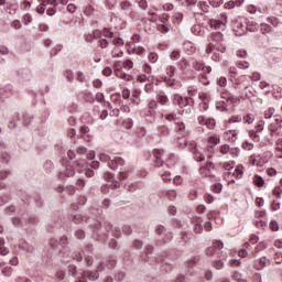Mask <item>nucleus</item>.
Listing matches in <instances>:
<instances>
[{
	"instance_id": "nucleus-39",
	"label": "nucleus",
	"mask_w": 282,
	"mask_h": 282,
	"mask_svg": "<svg viewBox=\"0 0 282 282\" xmlns=\"http://www.w3.org/2000/svg\"><path fill=\"white\" fill-rule=\"evenodd\" d=\"M276 151H278V158H282V139H278L276 141Z\"/></svg>"
},
{
	"instance_id": "nucleus-4",
	"label": "nucleus",
	"mask_w": 282,
	"mask_h": 282,
	"mask_svg": "<svg viewBox=\"0 0 282 282\" xmlns=\"http://www.w3.org/2000/svg\"><path fill=\"white\" fill-rule=\"evenodd\" d=\"M76 175V170L72 164H65L59 170L61 180H65V177H74Z\"/></svg>"
},
{
	"instance_id": "nucleus-2",
	"label": "nucleus",
	"mask_w": 282,
	"mask_h": 282,
	"mask_svg": "<svg viewBox=\"0 0 282 282\" xmlns=\"http://www.w3.org/2000/svg\"><path fill=\"white\" fill-rule=\"evenodd\" d=\"M39 6L35 9L37 14H46L47 17H54L56 14V8L58 7V0H39Z\"/></svg>"
},
{
	"instance_id": "nucleus-58",
	"label": "nucleus",
	"mask_w": 282,
	"mask_h": 282,
	"mask_svg": "<svg viewBox=\"0 0 282 282\" xmlns=\"http://www.w3.org/2000/svg\"><path fill=\"white\" fill-rule=\"evenodd\" d=\"M113 45H115L116 47H122V45H124V40H122V39H120V37H116V39L113 40Z\"/></svg>"
},
{
	"instance_id": "nucleus-64",
	"label": "nucleus",
	"mask_w": 282,
	"mask_h": 282,
	"mask_svg": "<svg viewBox=\"0 0 282 282\" xmlns=\"http://www.w3.org/2000/svg\"><path fill=\"white\" fill-rule=\"evenodd\" d=\"M275 263H282V252H275L274 257H273Z\"/></svg>"
},
{
	"instance_id": "nucleus-51",
	"label": "nucleus",
	"mask_w": 282,
	"mask_h": 282,
	"mask_svg": "<svg viewBox=\"0 0 282 282\" xmlns=\"http://www.w3.org/2000/svg\"><path fill=\"white\" fill-rule=\"evenodd\" d=\"M241 120H243L241 118V116L237 115V116H232L231 118H229L228 122H229V124H232L235 122H241Z\"/></svg>"
},
{
	"instance_id": "nucleus-46",
	"label": "nucleus",
	"mask_w": 282,
	"mask_h": 282,
	"mask_svg": "<svg viewBox=\"0 0 282 282\" xmlns=\"http://www.w3.org/2000/svg\"><path fill=\"white\" fill-rule=\"evenodd\" d=\"M161 178L163 180V182H171L172 176H171V172L165 171L161 174Z\"/></svg>"
},
{
	"instance_id": "nucleus-48",
	"label": "nucleus",
	"mask_w": 282,
	"mask_h": 282,
	"mask_svg": "<svg viewBox=\"0 0 282 282\" xmlns=\"http://www.w3.org/2000/svg\"><path fill=\"white\" fill-rule=\"evenodd\" d=\"M132 52L133 54H138V56H142V54H144L147 50H144V47L142 46H138V47H134Z\"/></svg>"
},
{
	"instance_id": "nucleus-25",
	"label": "nucleus",
	"mask_w": 282,
	"mask_h": 282,
	"mask_svg": "<svg viewBox=\"0 0 282 282\" xmlns=\"http://www.w3.org/2000/svg\"><path fill=\"white\" fill-rule=\"evenodd\" d=\"M260 31L262 32V34H270L272 33V26H270L269 24L262 23L260 26Z\"/></svg>"
},
{
	"instance_id": "nucleus-10",
	"label": "nucleus",
	"mask_w": 282,
	"mask_h": 282,
	"mask_svg": "<svg viewBox=\"0 0 282 282\" xmlns=\"http://www.w3.org/2000/svg\"><path fill=\"white\" fill-rule=\"evenodd\" d=\"M115 74H116L117 78H121L122 80H127L128 83L133 80V76L124 73V70H122V68H116Z\"/></svg>"
},
{
	"instance_id": "nucleus-63",
	"label": "nucleus",
	"mask_w": 282,
	"mask_h": 282,
	"mask_svg": "<svg viewBox=\"0 0 282 282\" xmlns=\"http://www.w3.org/2000/svg\"><path fill=\"white\" fill-rule=\"evenodd\" d=\"M75 237L77 239H85V231L83 229L76 230L75 231Z\"/></svg>"
},
{
	"instance_id": "nucleus-7",
	"label": "nucleus",
	"mask_w": 282,
	"mask_h": 282,
	"mask_svg": "<svg viewBox=\"0 0 282 282\" xmlns=\"http://www.w3.org/2000/svg\"><path fill=\"white\" fill-rule=\"evenodd\" d=\"M220 98H223L224 100H227V102H230V105H239V97L230 94L226 89H223L220 91Z\"/></svg>"
},
{
	"instance_id": "nucleus-59",
	"label": "nucleus",
	"mask_w": 282,
	"mask_h": 282,
	"mask_svg": "<svg viewBox=\"0 0 282 282\" xmlns=\"http://www.w3.org/2000/svg\"><path fill=\"white\" fill-rule=\"evenodd\" d=\"M159 135H169V128L166 126H162L159 128Z\"/></svg>"
},
{
	"instance_id": "nucleus-11",
	"label": "nucleus",
	"mask_w": 282,
	"mask_h": 282,
	"mask_svg": "<svg viewBox=\"0 0 282 282\" xmlns=\"http://www.w3.org/2000/svg\"><path fill=\"white\" fill-rule=\"evenodd\" d=\"M224 140L227 142H237V130H228L224 133Z\"/></svg>"
},
{
	"instance_id": "nucleus-42",
	"label": "nucleus",
	"mask_w": 282,
	"mask_h": 282,
	"mask_svg": "<svg viewBox=\"0 0 282 282\" xmlns=\"http://www.w3.org/2000/svg\"><path fill=\"white\" fill-rule=\"evenodd\" d=\"M237 67L238 69H248V67H250V63L246 61H240L237 63Z\"/></svg>"
},
{
	"instance_id": "nucleus-47",
	"label": "nucleus",
	"mask_w": 282,
	"mask_h": 282,
	"mask_svg": "<svg viewBox=\"0 0 282 282\" xmlns=\"http://www.w3.org/2000/svg\"><path fill=\"white\" fill-rule=\"evenodd\" d=\"M192 67L194 69H196L197 72H200L204 68V64H202L197 61H194V62H192Z\"/></svg>"
},
{
	"instance_id": "nucleus-24",
	"label": "nucleus",
	"mask_w": 282,
	"mask_h": 282,
	"mask_svg": "<svg viewBox=\"0 0 282 282\" xmlns=\"http://www.w3.org/2000/svg\"><path fill=\"white\" fill-rule=\"evenodd\" d=\"M122 54H123L122 51L118 46H115L111 52L112 58H121Z\"/></svg>"
},
{
	"instance_id": "nucleus-1",
	"label": "nucleus",
	"mask_w": 282,
	"mask_h": 282,
	"mask_svg": "<svg viewBox=\"0 0 282 282\" xmlns=\"http://www.w3.org/2000/svg\"><path fill=\"white\" fill-rule=\"evenodd\" d=\"M208 44L205 48V54L212 58V61H220L219 52H226V40L221 32H213L207 37Z\"/></svg>"
},
{
	"instance_id": "nucleus-38",
	"label": "nucleus",
	"mask_w": 282,
	"mask_h": 282,
	"mask_svg": "<svg viewBox=\"0 0 282 282\" xmlns=\"http://www.w3.org/2000/svg\"><path fill=\"white\" fill-rule=\"evenodd\" d=\"M221 166L223 169H225V173H231L235 169V165H232V163H223Z\"/></svg>"
},
{
	"instance_id": "nucleus-43",
	"label": "nucleus",
	"mask_w": 282,
	"mask_h": 282,
	"mask_svg": "<svg viewBox=\"0 0 282 282\" xmlns=\"http://www.w3.org/2000/svg\"><path fill=\"white\" fill-rule=\"evenodd\" d=\"M216 109L218 111H228V106H226V102H224V101L217 102L216 104Z\"/></svg>"
},
{
	"instance_id": "nucleus-57",
	"label": "nucleus",
	"mask_w": 282,
	"mask_h": 282,
	"mask_svg": "<svg viewBox=\"0 0 282 282\" xmlns=\"http://www.w3.org/2000/svg\"><path fill=\"white\" fill-rule=\"evenodd\" d=\"M221 188H223L221 183H216V184H214V185L212 186V191H213L214 193H221Z\"/></svg>"
},
{
	"instance_id": "nucleus-30",
	"label": "nucleus",
	"mask_w": 282,
	"mask_h": 282,
	"mask_svg": "<svg viewBox=\"0 0 282 282\" xmlns=\"http://www.w3.org/2000/svg\"><path fill=\"white\" fill-rule=\"evenodd\" d=\"M242 120L246 124H252V122H254V115L248 113L242 118Z\"/></svg>"
},
{
	"instance_id": "nucleus-18",
	"label": "nucleus",
	"mask_w": 282,
	"mask_h": 282,
	"mask_svg": "<svg viewBox=\"0 0 282 282\" xmlns=\"http://www.w3.org/2000/svg\"><path fill=\"white\" fill-rule=\"evenodd\" d=\"M84 276H87L89 281H97L100 274H98V271H86L84 272Z\"/></svg>"
},
{
	"instance_id": "nucleus-31",
	"label": "nucleus",
	"mask_w": 282,
	"mask_h": 282,
	"mask_svg": "<svg viewBox=\"0 0 282 282\" xmlns=\"http://www.w3.org/2000/svg\"><path fill=\"white\" fill-rule=\"evenodd\" d=\"M274 107H269L265 111H264V118L267 120H270V118H272V116H274Z\"/></svg>"
},
{
	"instance_id": "nucleus-35",
	"label": "nucleus",
	"mask_w": 282,
	"mask_h": 282,
	"mask_svg": "<svg viewBox=\"0 0 282 282\" xmlns=\"http://www.w3.org/2000/svg\"><path fill=\"white\" fill-rule=\"evenodd\" d=\"M30 8H32V3L28 0H24L21 4H20V10H24L28 11L30 10Z\"/></svg>"
},
{
	"instance_id": "nucleus-15",
	"label": "nucleus",
	"mask_w": 282,
	"mask_h": 282,
	"mask_svg": "<svg viewBox=\"0 0 282 282\" xmlns=\"http://www.w3.org/2000/svg\"><path fill=\"white\" fill-rule=\"evenodd\" d=\"M163 197H167L171 202H174V199L177 198V192L175 189H165L162 192Z\"/></svg>"
},
{
	"instance_id": "nucleus-62",
	"label": "nucleus",
	"mask_w": 282,
	"mask_h": 282,
	"mask_svg": "<svg viewBox=\"0 0 282 282\" xmlns=\"http://www.w3.org/2000/svg\"><path fill=\"white\" fill-rule=\"evenodd\" d=\"M123 67L124 69H133V62H131L130 59L124 61Z\"/></svg>"
},
{
	"instance_id": "nucleus-37",
	"label": "nucleus",
	"mask_w": 282,
	"mask_h": 282,
	"mask_svg": "<svg viewBox=\"0 0 282 282\" xmlns=\"http://www.w3.org/2000/svg\"><path fill=\"white\" fill-rule=\"evenodd\" d=\"M268 23H271V25H273V28H279V25H282L281 22H279V19L276 18H269L267 19Z\"/></svg>"
},
{
	"instance_id": "nucleus-34",
	"label": "nucleus",
	"mask_w": 282,
	"mask_h": 282,
	"mask_svg": "<svg viewBox=\"0 0 282 282\" xmlns=\"http://www.w3.org/2000/svg\"><path fill=\"white\" fill-rule=\"evenodd\" d=\"M215 124H217V122L214 118H209L205 121V126L207 127V129H215Z\"/></svg>"
},
{
	"instance_id": "nucleus-53",
	"label": "nucleus",
	"mask_w": 282,
	"mask_h": 282,
	"mask_svg": "<svg viewBox=\"0 0 282 282\" xmlns=\"http://www.w3.org/2000/svg\"><path fill=\"white\" fill-rule=\"evenodd\" d=\"M229 155L232 158H239V148H229Z\"/></svg>"
},
{
	"instance_id": "nucleus-40",
	"label": "nucleus",
	"mask_w": 282,
	"mask_h": 282,
	"mask_svg": "<svg viewBox=\"0 0 282 282\" xmlns=\"http://www.w3.org/2000/svg\"><path fill=\"white\" fill-rule=\"evenodd\" d=\"M158 100H159L160 105H166L169 102V97H166V95H164V94H160L158 96Z\"/></svg>"
},
{
	"instance_id": "nucleus-20",
	"label": "nucleus",
	"mask_w": 282,
	"mask_h": 282,
	"mask_svg": "<svg viewBox=\"0 0 282 282\" xmlns=\"http://www.w3.org/2000/svg\"><path fill=\"white\" fill-rule=\"evenodd\" d=\"M87 133H89V127L83 126L80 128L82 138H84V140H86V142H89L91 140V138L89 135H87Z\"/></svg>"
},
{
	"instance_id": "nucleus-16",
	"label": "nucleus",
	"mask_w": 282,
	"mask_h": 282,
	"mask_svg": "<svg viewBox=\"0 0 282 282\" xmlns=\"http://www.w3.org/2000/svg\"><path fill=\"white\" fill-rule=\"evenodd\" d=\"M246 83H248V76L241 75L238 78H236V80H235V88L236 89H240L241 85H243V87H246Z\"/></svg>"
},
{
	"instance_id": "nucleus-26",
	"label": "nucleus",
	"mask_w": 282,
	"mask_h": 282,
	"mask_svg": "<svg viewBox=\"0 0 282 282\" xmlns=\"http://www.w3.org/2000/svg\"><path fill=\"white\" fill-rule=\"evenodd\" d=\"M159 30L160 32H170L171 30V24H169L167 22H161V24H159Z\"/></svg>"
},
{
	"instance_id": "nucleus-54",
	"label": "nucleus",
	"mask_w": 282,
	"mask_h": 282,
	"mask_svg": "<svg viewBox=\"0 0 282 282\" xmlns=\"http://www.w3.org/2000/svg\"><path fill=\"white\" fill-rule=\"evenodd\" d=\"M22 21H23L24 25L32 23V15L30 13L24 14L22 18Z\"/></svg>"
},
{
	"instance_id": "nucleus-28",
	"label": "nucleus",
	"mask_w": 282,
	"mask_h": 282,
	"mask_svg": "<svg viewBox=\"0 0 282 282\" xmlns=\"http://www.w3.org/2000/svg\"><path fill=\"white\" fill-rule=\"evenodd\" d=\"M269 131H270V133L272 134V135H279V133H281V131L279 130V128H278V126H276V123H271L270 126H269Z\"/></svg>"
},
{
	"instance_id": "nucleus-14",
	"label": "nucleus",
	"mask_w": 282,
	"mask_h": 282,
	"mask_svg": "<svg viewBox=\"0 0 282 282\" xmlns=\"http://www.w3.org/2000/svg\"><path fill=\"white\" fill-rule=\"evenodd\" d=\"M192 153L196 162H204L206 160V156L202 153V151H199V149H197V147H194V149L192 150Z\"/></svg>"
},
{
	"instance_id": "nucleus-56",
	"label": "nucleus",
	"mask_w": 282,
	"mask_h": 282,
	"mask_svg": "<svg viewBox=\"0 0 282 282\" xmlns=\"http://www.w3.org/2000/svg\"><path fill=\"white\" fill-rule=\"evenodd\" d=\"M142 72L145 74V76H147V75L150 76V74H151V72H152L151 65L144 64V65L142 66Z\"/></svg>"
},
{
	"instance_id": "nucleus-33",
	"label": "nucleus",
	"mask_w": 282,
	"mask_h": 282,
	"mask_svg": "<svg viewBox=\"0 0 282 282\" xmlns=\"http://www.w3.org/2000/svg\"><path fill=\"white\" fill-rule=\"evenodd\" d=\"M158 58H159V56H158V53H155V52H150L148 55V61L150 63H158Z\"/></svg>"
},
{
	"instance_id": "nucleus-23",
	"label": "nucleus",
	"mask_w": 282,
	"mask_h": 282,
	"mask_svg": "<svg viewBox=\"0 0 282 282\" xmlns=\"http://www.w3.org/2000/svg\"><path fill=\"white\" fill-rule=\"evenodd\" d=\"M10 96H12V90H11V88L1 89V91H0V98H1V100H6V98H10Z\"/></svg>"
},
{
	"instance_id": "nucleus-36",
	"label": "nucleus",
	"mask_w": 282,
	"mask_h": 282,
	"mask_svg": "<svg viewBox=\"0 0 282 282\" xmlns=\"http://www.w3.org/2000/svg\"><path fill=\"white\" fill-rule=\"evenodd\" d=\"M219 151L221 155H228V153L230 152V145L228 144L220 145Z\"/></svg>"
},
{
	"instance_id": "nucleus-3",
	"label": "nucleus",
	"mask_w": 282,
	"mask_h": 282,
	"mask_svg": "<svg viewBox=\"0 0 282 282\" xmlns=\"http://www.w3.org/2000/svg\"><path fill=\"white\" fill-rule=\"evenodd\" d=\"M153 158L155 159V166H162L164 162H170V164H173V160H175V154L167 155L166 151H164L163 149H154Z\"/></svg>"
},
{
	"instance_id": "nucleus-50",
	"label": "nucleus",
	"mask_w": 282,
	"mask_h": 282,
	"mask_svg": "<svg viewBox=\"0 0 282 282\" xmlns=\"http://www.w3.org/2000/svg\"><path fill=\"white\" fill-rule=\"evenodd\" d=\"M135 134L138 135V138H144L147 135V129L142 127L138 128Z\"/></svg>"
},
{
	"instance_id": "nucleus-29",
	"label": "nucleus",
	"mask_w": 282,
	"mask_h": 282,
	"mask_svg": "<svg viewBox=\"0 0 282 282\" xmlns=\"http://www.w3.org/2000/svg\"><path fill=\"white\" fill-rule=\"evenodd\" d=\"M268 265V259L265 257H262L259 259V265L256 267V270H263Z\"/></svg>"
},
{
	"instance_id": "nucleus-21",
	"label": "nucleus",
	"mask_w": 282,
	"mask_h": 282,
	"mask_svg": "<svg viewBox=\"0 0 282 282\" xmlns=\"http://www.w3.org/2000/svg\"><path fill=\"white\" fill-rule=\"evenodd\" d=\"M219 142H221V140L218 137L210 135L207 138V143L209 144V147H217Z\"/></svg>"
},
{
	"instance_id": "nucleus-41",
	"label": "nucleus",
	"mask_w": 282,
	"mask_h": 282,
	"mask_svg": "<svg viewBox=\"0 0 282 282\" xmlns=\"http://www.w3.org/2000/svg\"><path fill=\"white\" fill-rule=\"evenodd\" d=\"M147 80H151V75L141 74L138 76V83H147Z\"/></svg>"
},
{
	"instance_id": "nucleus-45",
	"label": "nucleus",
	"mask_w": 282,
	"mask_h": 282,
	"mask_svg": "<svg viewBox=\"0 0 282 282\" xmlns=\"http://www.w3.org/2000/svg\"><path fill=\"white\" fill-rule=\"evenodd\" d=\"M265 248H268V242L262 241L256 247L254 252H261V250H265Z\"/></svg>"
},
{
	"instance_id": "nucleus-55",
	"label": "nucleus",
	"mask_w": 282,
	"mask_h": 282,
	"mask_svg": "<svg viewBox=\"0 0 282 282\" xmlns=\"http://www.w3.org/2000/svg\"><path fill=\"white\" fill-rule=\"evenodd\" d=\"M249 135L253 140V142H259V140H261L259 134H257V131H253V130L249 131Z\"/></svg>"
},
{
	"instance_id": "nucleus-8",
	"label": "nucleus",
	"mask_w": 282,
	"mask_h": 282,
	"mask_svg": "<svg viewBox=\"0 0 282 282\" xmlns=\"http://www.w3.org/2000/svg\"><path fill=\"white\" fill-rule=\"evenodd\" d=\"M118 166H124V159L120 156H115L113 159H110L109 169H112L113 171H116Z\"/></svg>"
},
{
	"instance_id": "nucleus-9",
	"label": "nucleus",
	"mask_w": 282,
	"mask_h": 282,
	"mask_svg": "<svg viewBox=\"0 0 282 282\" xmlns=\"http://www.w3.org/2000/svg\"><path fill=\"white\" fill-rule=\"evenodd\" d=\"M212 169H215V165L212 162H209L205 166H202L199 169V175H202L203 177H210Z\"/></svg>"
},
{
	"instance_id": "nucleus-12",
	"label": "nucleus",
	"mask_w": 282,
	"mask_h": 282,
	"mask_svg": "<svg viewBox=\"0 0 282 282\" xmlns=\"http://www.w3.org/2000/svg\"><path fill=\"white\" fill-rule=\"evenodd\" d=\"M210 28H214V30H226V22H223L220 20H212L209 21Z\"/></svg>"
},
{
	"instance_id": "nucleus-5",
	"label": "nucleus",
	"mask_w": 282,
	"mask_h": 282,
	"mask_svg": "<svg viewBox=\"0 0 282 282\" xmlns=\"http://www.w3.org/2000/svg\"><path fill=\"white\" fill-rule=\"evenodd\" d=\"M242 175L243 171L240 170L239 167H234L231 172H224V177L225 180H228V182H235V178L239 180L241 178Z\"/></svg>"
},
{
	"instance_id": "nucleus-32",
	"label": "nucleus",
	"mask_w": 282,
	"mask_h": 282,
	"mask_svg": "<svg viewBox=\"0 0 282 282\" xmlns=\"http://www.w3.org/2000/svg\"><path fill=\"white\" fill-rule=\"evenodd\" d=\"M247 30L249 32H257V30H259V24L254 22H248Z\"/></svg>"
},
{
	"instance_id": "nucleus-13",
	"label": "nucleus",
	"mask_w": 282,
	"mask_h": 282,
	"mask_svg": "<svg viewBox=\"0 0 282 282\" xmlns=\"http://www.w3.org/2000/svg\"><path fill=\"white\" fill-rule=\"evenodd\" d=\"M192 32L195 34V36H206V28L199 24L192 26Z\"/></svg>"
},
{
	"instance_id": "nucleus-44",
	"label": "nucleus",
	"mask_w": 282,
	"mask_h": 282,
	"mask_svg": "<svg viewBox=\"0 0 282 282\" xmlns=\"http://www.w3.org/2000/svg\"><path fill=\"white\" fill-rule=\"evenodd\" d=\"M99 160H100V162L108 163V166H109V162H111V156H109L105 153H101V154H99Z\"/></svg>"
},
{
	"instance_id": "nucleus-60",
	"label": "nucleus",
	"mask_w": 282,
	"mask_h": 282,
	"mask_svg": "<svg viewBox=\"0 0 282 282\" xmlns=\"http://www.w3.org/2000/svg\"><path fill=\"white\" fill-rule=\"evenodd\" d=\"M184 19V15L182 13H175L173 15L174 23H180Z\"/></svg>"
},
{
	"instance_id": "nucleus-6",
	"label": "nucleus",
	"mask_w": 282,
	"mask_h": 282,
	"mask_svg": "<svg viewBox=\"0 0 282 282\" xmlns=\"http://www.w3.org/2000/svg\"><path fill=\"white\" fill-rule=\"evenodd\" d=\"M191 102H193V98L191 97H182L180 95H174L173 97V105H177L181 109H183V107H188Z\"/></svg>"
},
{
	"instance_id": "nucleus-19",
	"label": "nucleus",
	"mask_w": 282,
	"mask_h": 282,
	"mask_svg": "<svg viewBox=\"0 0 282 282\" xmlns=\"http://www.w3.org/2000/svg\"><path fill=\"white\" fill-rule=\"evenodd\" d=\"M70 220L74 224H83V221H87V218L83 217V215H80V214H76V215L70 216Z\"/></svg>"
},
{
	"instance_id": "nucleus-61",
	"label": "nucleus",
	"mask_w": 282,
	"mask_h": 282,
	"mask_svg": "<svg viewBox=\"0 0 282 282\" xmlns=\"http://www.w3.org/2000/svg\"><path fill=\"white\" fill-rule=\"evenodd\" d=\"M272 193L276 199H281V187H275Z\"/></svg>"
},
{
	"instance_id": "nucleus-52",
	"label": "nucleus",
	"mask_w": 282,
	"mask_h": 282,
	"mask_svg": "<svg viewBox=\"0 0 282 282\" xmlns=\"http://www.w3.org/2000/svg\"><path fill=\"white\" fill-rule=\"evenodd\" d=\"M242 149H245V151H252V149H254V144H252L251 142H243L242 143Z\"/></svg>"
},
{
	"instance_id": "nucleus-27",
	"label": "nucleus",
	"mask_w": 282,
	"mask_h": 282,
	"mask_svg": "<svg viewBox=\"0 0 282 282\" xmlns=\"http://www.w3.org/2000/svg\"><path fill=\"white\" fill-rule=\"evenodd\" d=\"M111 186H112V188H118V182H115V183H112V184H106V185H104V186L101 187V192L105 193V194L109 193V188H111Z\"/></svg>"
},
{
	"instance_id": "nucleus-49",
	"label": "nucleus",
	"mask_w": 282,
	"mask_h": 282,
	"mask_svg": "<svg viewBox=\"0 0 282 282\" xmlns=\"http://www.w3.org/2000/svg\"><path fill=\"white\" fill-rule=\"evenodd\" d=\"M212 247L215 248L216 251L221 250L224 248V242L221 240H215Z\"/></svg>"
},
{
	"instance_id": "nucleus-17",
	"label": "nucleus",
	"mask_w": 282,
	"mask_h": 282,
	"mask_svg": "<svg viewBox=\"0 0 282 282\" xmlns=\"http://www.w3.org/2000/svg\"><path fill=\"white\" fill-rule=\"evenodd\" d=\"M202 221V218H195L194 220V232H196L197 235H200V232L204 230Z\"/></svg>"
},
{
	"instance_id": "nucleus-22",
	"label": "nucleus",
	"mask_w": 282,
	"mask_h": 282,
	"mask_svg": "<svg viewBox=\"0 0 282 282\" xmlns=\"http://www.w3.org/2000/svg\"><path fill=\"white\" fill-rule=\"evenodd\" d=\"M252 182L256 186H258L259 188H261L263 186V184H265V181H263V177L259 176V175H254L252 177Z\"/></svg>"
}]
</instances>
